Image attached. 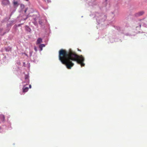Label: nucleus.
Wrapping results in <instances>:
<instances>
[{
  "mask_svg": "<svg viewBox=\"0 0 147 147\" xmlns=\"http://www.w3.org/2000/svg\"><path fill=\"white\" fill-rule=\"evenodd\" d=\"M59 59L63 65L66 66L68 69H71L74 66V64L72 61H76L78 63L83 67L85 64L83 63L84 58L81 55H77L75 52L70 49L68 51L61 49L59 51Z\"/></svg>",
  "mask_w": 147,
  "mask_h": 147,
  "instance_id": "nucleus-1",
  "label": "nucleus"
},
{
  "mask_svg": "<svg viewBox=\"0 0 147 147\" xmlns=\"http://www.w3.org/2000/svg\"><path fill=\"white\" fill-rule=\"evenodd\" d=\"M96 19L98 21H103L106 19V16L103 14H98V16Z\"/></svg>",
  "mask_w": 147,
  "mask_h": 147,
  "instance_id": "nucleus-2",
  "label": "nucleus"
},
{
  "mask_svg": "<svg viewBox=\"0 0 147 147\" xmlns=\"http://www.w3.org/2000/svg\"><path fill=\"white\" fill-rule=\"evenodd\" d=\"M144 13V11H140L138 12L135 13L134 16L136 17H139V16H142Z\"/></svg>",
  "mask_w": 147,
  "mask_h": 147,
  "instance_id": "nucleus-3",
  "label": "nucleus"
},
{
  "mask_svg": "<svg viewBox=\"0 0 147 147\" xmlns=\"http://www.w3.org/2000/svg\"><path fill=\"white\" fill-rule=\"evenodd\" d=\"M3 5H6L9 4V0H3L2 1Z\"/></svg>",
  "mask_w": 147,
  "mask_h": 147,
  "instance_id": "nucleus-4",
  "label": "nucleus"
},
{
  "mask_svg": "<svg viewBox=\"0 0 147 147\" xmlns=\"http://www.w3.org/2000/svg\"><path fill=\"white\" fill-rule=\"evenodd\" d=\"M42 42V39L40 38H39L36 41V44H40Z\"/></svg>",
  "mask_w": 147,
  "mask_h": 147,
  "instance_id": "nucleus-5",
  "label": "nucleus"
},
{
  "mask_svg": "<svg viewBox=\"0 0 147 147\" xmlns=\"http://www.w3.org/2000/svg\"><path fill=\"white\" fill-rule=\"evenodd\" d=\"M28 87H24L23 88V92H26L28 91Z\"/></svg>",
  "mask_w": 147,
  "mask_h": 147,
  "instance_id": "nucleus-6",
  "label": "nucleus"
},
{
  "mask_svg": "<svg viewBox=\"0 0 147 147\" xmlns=\"http://www.w3.org/2000/svg\"><path fill=\"white\" fill-rule=\"evenodd\" d=\"M0 119L1 121H5V116L3 115H0Z\"/></svg>",
  "mask_w": 147,
  "mask_h": 147,
  "instance_id": "nucleus-7",
  "label": "nucleus"
},
{
  "mask_svg": "<svg viewBox=\"0 0 147 147\" xmlns=\"http://www.w3.org/2000/svg\"><path fill=\"white\" fill-rule=\"evenodd\" d=\"M45 46V45L44 44H41L40 45L39 47L40 49V51H41L42 49V48Z\"/></svg>",
  "mask_w": 147,
  "mask_h": 147,
  "instance_id": "nucleus-8",
  "label": "nucleus"
},
{
  "mask_svg": "<svg viewBox=\"0 0 147 147\" xmlns=\"http://www.w3.org/2000/svg\"><path fill=\"white\" fill-rule=\"evenodd\" d=\"M13 4L14 6H18V3L17 1H14L13 2Z\"/></svg>",
  "mask_w": 147,
  "mask_h": 147,
  "instance_id": "nucleus-9",
  "label": "nucleus"
},
{
  "mask_svg": "<svg viewBox=\"0 0 147 147\" xmlns=\"http://www.w3.org/2000/svg\"><path fill=\"white\" fill-rule=\"evenodd\" d=\"M27 30H28L30 32V28L28 27H27Z\"/></svg>",
  "mask_w": 147,
  "mask_h": 147,
  "instance_id": "nucleus-10",
  "label": "nucleus"
},
{
  "mask_svg": "<svg viewBox=\"0 0 147 147\" xmlns=\"http://www.w3.org/2000/svg\"><path fill=\"white\" fill-rule=\"evenodd\" d=\"M28 8H26L25 9V10H24V13H26V11H27Z\"/></svg>",
  "mask_w": 147,
  "mask_h": 147,
  "instance_id": "nucleus-11",
  "label": "nucleus"
},
{
  "mask_svg": "<svg viewBox=\"0 0 147 147\" xmlns=\"http://www.w3.org/2000/svg\"><path fill=\"white\" fill-rule=\"evenodd\" d=\"M25 79H28V76L27 75H26Z\"/></svg>",
  "mask_w": 147,
  "mask_h": 147,
  "instance_id": "nucleus-12",
  "label": "nucleus"
},
{
  "mask_svg": "<svg viewBox=\"0 0 147 147\" xmlns=\"http://www.w3.org/2000/svg\"><path fill=\"white\" fill-rule=\"evenodd\" d=\"M21 7H24V5L21 4Z\"/></svg>",
  "mask_w": 147,
  "mask_h": 147,
  "instance_id": "nucleus-13",
  "label": "nucleus"
},
{
  "mask_svg": "<svg viewBox=\"0 0 147 147\" xmlns=\"http://www.w3.org/2000/svg\"><path fill=\"white\" fill-rule=\"evenodd\" d=\"M34 50L35 51H37V49L36 47H34Z\"/></svg>",
  "mask_w": 147,
  "mask_h": 147,
  "instance_id": "nucleus-14",
  "label": "nucleus"
},
{
  "mask_svg": "<svg viewBox=\"0 0 147 147\" xmlns=\"http://www.w3.org/2000/svg\"><path fill=\"white\" fill-rule=\"evenodd\" d=\"M32 87V86H31V85H29V87L30 88H31V87Z\"/></svg>",
  "mask_w": 147,
  "mask_h": 147,
  "instance_id": "nucleus-15",
  "label": "nucleus"
},
{
  "mask_svg": "<svg viewBox=\"0 0 147 147\" xmlns=\"http://www.w3.org/2000/svg\"><path fill=\"white\" fill-rule=\"evenodd\" d=\"M78 50L79 51H81L80 50V49H78Z\"/></svg>",
  "mask_w": 147,
  "mask_h": 147,
  "instance_id": "nucleus-16",
  "label": "nucleus"
},
{
  "mask_svg": "<svg viewBox=\"0 0 147 147\" xmlns=\"http://www.w3.org/2000/svg\"><path fill=\"white\" fill-rule=\"evenodd\" d=\"M1 129V127L0 126V130Z\"/></svg>",
  "mask_w": 147,
  "mask_h": 147,
  "instance_id": "nucleus-17",
  "label": "nucleus"
},
{
  "mask_svg": "<svg viewBox=\"0 0 147 147\" xmlns=\"http://www.w3.org/2000/svg\"><path fill=\"white\" fill-rule=\"evenodd\" d=\"M106 1H107V0H105Z\"/></svg>",
  "mask_w": 147,
  "mask_h": 147,
  "instance_id": "nucleus-18",
  "label": "nucleus"
}]
</instances>
